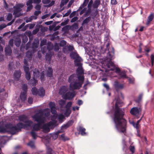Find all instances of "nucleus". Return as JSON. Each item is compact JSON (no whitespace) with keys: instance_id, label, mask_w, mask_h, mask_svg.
<instances>
[{"instance_id":"nucleus-39","label":"nucleus","mask_w":154,"mask_h":154,"mask_svg":"<svg viewBox=\"0 0 154 154\" xmlns=\"http://www.w3.org/2000/svg\"><path fill=\"white\" fill-rule=\"evenodd\" d=\"M40 128L39 126L37 124H35L32 126V130L34 131H38Z\"/></svg>"},{"instance_id":"nucleus-25","label":"nucleus","mask_w":154,"mask_h":154,"mask_svg":"<svg viewBox=\"0 0 154 154\" xmlns=\"http://www.w3.org/2000/svg\"><path fill=\"white\" fill-rule=\"evenodd\" d=\"M114 86L116 90L122 89L123 88V85L122 84H119L117 81H115L114 83Z\"/></svg>"},{"instance_id":"nucleus-42","label":"nucleus","mask_w":154,"mask_h":154,"mask_svg":"<svg viewBox=\"0 0 154 154\" xmlns=\"http://www.w3.org/2000/svg\"><path fill=\"white\" fill-rule=\"evenodd\" d=\"M26 56L28 58H30L32 55V52L31 51H28L26 53Z\"/></svg>"},{"instance_id":"nucleus-22","label":"nucleus","mask_w":154,"mask_h":154,"mask_svg":"<svg viewBox=\"0 0 154 154\" xmlns=\"http://www.w3.org/2000/svg\"><path fill=\"white\" fill-rule=\"evenodd\" d=\"M20 97L22 102H24L26 99V92H21L20 95Z\"/></svg>"},{"instance_id":"nucleus-33","label":"nucleus","mask_w":154,"mask_h":154,"mask_svg":"<svg viewBox=\"0 0 154 154\" xmlns=\"http://www.w3.org/2000/svg\"><path fill=\"white\" fill-rule=\"evenodd\" d=\"M19 119L20 121L23 122H26L28 120L27 119L26 116L24 115L20 116L19 117Z\"/></svg>"},{"instance_id":"nucleus-50","label":"nucleus","mask_w":154,"mask_h":154,"mask_svg":"<svg viewBox=\"0 0 154 154\" xmlns=\"http://www.w3.org/2000/svg\"><path fill=\"white\" fill-rule=\"evenodd\" d=\"M127 79H128L129 82L130 84H134L135 81L134 78L133 77L130 78L128 77Z\"/></svg>"},{"instance_id":"nucleus-37","label":"nucleus","mask_w":154,"mask_h":154,"mask_svg":"<svg viewBox=\"0 0 154 154\" xmlns=\"http://www.w3.org/2000/svg\"><path fill=\"white\" fill-rule=\"evenodd\" d=\"M71 26L69 25H66L62 28V30L65 32L68 31L70 29Z\"/></svg>"},{"instance_id":"nucleus-62","label":"nucleus","mask_w":154,"mask_h":154,"mask_svg":"<svg viewBox=\"0 0 154 154\" xmlns=\"http://www.w3.org/2000/svg\"><path fill=\"white\" fill-rule=\"evenodd\" d=\"M49 105L50 108L55 107V103L52 102H51L49 103Z\"/></svg>"},{"instance_id":"nucleus-7","label":"nucleus","mask_w":154,"mask_h":154,"mask_svg":"<svg viewBox=\"0 0 154 154\" xmlns=\"http://www.w3.org/2000/svg\"><path fill=\"white\" fill-rule=\"evenodd\" d=\"M73 123V120H69L66 124L63 125L61 126L60 130L58 131L57 133H54L53 134H50V135H58L59 133L64 132L65 130L72 125Z\"/></svg>"},{"instance_id":"nucleus-43","label":"nucleus","mask_w":154,"mask_h":154,"mask_svg":"<svg viewBox=\"0 0 154 154\" xmlns=\"http://www.w3.org/2000/svg\"><path fill=\"white\" fill-rule=\"evenodd\" d=\"M71 112V111L70 108H66V112L65 113L66 116H68Z\"/></svg>"},{"instance_id":"nucleus-5","label":"nucleus","mask_w":154,"mask_h":154,"mask_svg":"<svg viewBox=\"0 0 154 154\" xmlns=\"http://www.w3.org/2000/svg\"><path fill=\"white\" fill-rule=\"evenodd\" d=\"M24 6L23 3H18L13 7V14L16 17H18L22 15V14L21 13L22 11V8Z\"/></svg>"},{"instance_id":"nucleus-44","label":"nucleus","mask_w":154,"mask_h":154,"mask_svg":"<svg viewBox=\"0 0 154 154\" xmlns=\"http://www.w3.org/2000/svg\"><path fill=\"white\" fill-rule=\"evenodd\" d=\"M22 42L24 43H26L28 40V37L26 35H24L22 36Z\"/></svg>"},{"instance_id":"nucleus-59","label":"nucleus","mask_w":154,"mask_h":154,"mask_svg":"<svg viewBox=\"0 0 154 154\" xmlns=\"http://www.w3.org/2000/svg\"><path fill=\"white\" fill-rule=\"evenodd\" d=\"M61 137L60 138L64 141H65L66 140H69V139L67 137H65V135H60Z\"/></svg>"},{"instance_id":"nucleus-27","label":"nucleus","mask_w":154,"mask_h":154,"mask_svg":"<svg viewBox=\"0 0 154 154\" xmlns=\"http://www.w3.org/2000/svg\"><path fill=\"white\" fill-rule=\"evenodd\" d=\"M6 132H8L10 134L9 129L5 127H4L2 126H0V132L5 133Z\"/></svg>"},{"instance_id":"nucleus-6","label":"nucleus","mask_w":154,"mask_h":154,"mask_svg":"<svg viewBox=\"0 0 154 154\" xmlns=\"http://www.w3.org/2000/svg\"><path fill=\"white\" fill-rule=\"evenodd\" d=\"M32 117L35 121L39 125L43 124L45 119V118L43 116V114L39 112L36 113Z\"/></svg>"},{"instance_id":"nucleus-8","label":"nucleus","mask_w":154,"mask_h":154,"mask_svg":"<svg viewBox=\"0 0 154 154\" xmlns=\"http://www.w3.org/2000/svg\"><path fill=\"white\" fill-rule=\"evenodd\" d=\"M82 85L80 82L75 81L69 84V87L70 90L73 91L75 90H79L82 87Z\"/></svg>"},{"instance_id":"nucleus-18","label":"nucleus","mask_w":154,"mask_h":154,"mask_svg":"<svg viewBox=\"0 0 154 154\" xmlns=\"http://www.w3.org/2000/svg\"><path fill=\"white\" fill-rule=\"evenodd\" d=\"M50 127L47 124L44 125L42 127V131L44 133H48L50 131Z\"/></svg>"},{"instance_id":"nucleus-51","label":"nucleus","mask_w":154,"mask_h":154,"mask_svg":"<svg viewBox=\"0 0 154 154\" xmlns=\"http://www.w3.org/2000/svg\"><path fill=\"white\" fill-rule=\"evenodd\" d=\"M25 77L26 79L27 80H30L31 78V75L30 72L25 73Z\"/></svg>"},{"instance_id":"nucleus-19","label":"nucleus","mask_w":154,"mask_h":154,"mask_svg":"<svg viewBox=\"0 0 154 154\" xmlns=\"http://www.w3.org/2000/svg\"><path fill=\"white\" fill-rule=\"evenodd\" d=\"M85 131V129L82 126H79L78 129L79 134L81 135H86L87 134Z\"/></svg>"},{"instance_id":"nucleus-48","label":"nucleus","mask_w":154,"mask_h":154,"mask_svg":"<svg viewBox=\"0 0 154 154\" xmlns=\"http://www.w3.org/2000/svg\"><path fill=\"white\" fill-rule=\"evenodd\" d=\"M65 118L64 116L62 114H60L58 116V119L60 122H62L63 119Z\"/></svg>"},{"instance_id":"nucleus-56","label":"nucleus","mask_w":154,"mask_h":154,"mask_svg":"<svg viewBox=\"0 0 154 154\" xmlns=\"http://www.w3.org/2000/svg\"><path fill=\"white\" fill-rule=\"evenodd\" d=\"M69 21V20L67 19L65 21L62 22L60 24V25L62 26H64L68 24Z\"/></svg>"},{"instance_id":"nucleus-17","label":"nucleus","mask_w":154,"mask_h":154,"mask_svg":"<svg viewBox=\"0 0 154 154\" xmlns=\"http://www.w3.org/2000/svg\"><path fill=\"white\" fill-rule=\"evenodd\" d=\"M77 81L76 75L75 74H72L70 75L68 78V82L70 83Z\"/></svg>"},{"instance_id":"nucleus-14","label":"nucleus","mask_w":154,"mask_h":154,"mask_svg":"<svg viewBox=\"0 0 154 154\" xmlns=\"http://www.w3.org/2000/svg\"><path fill=\"white\" fill-rule=\"evenodd\" d=\"M21 71L20 70H15L14 73V78L17 81L19 80L21 76Z\"/></svg>"},{"instance_id":"nucleus-53","label":"nucleus","mask_w":154,"mask_h":154,"mask_svg":"<svg viewBox=\"0 0 154 154\" xmlns=\"http://www.w3.org/2000/svg\"><path fill=\"white\" fill-rule=\"evenodd\" d=\"M12 15L11 13H8L7 16V20L9 21H11L12 18Z\"/></svg>"},{"instance_id":"nucleus-40","label":"nucleus","mask_w":154,"mask_h":154,"mask_svg":"<svg viewBox=\"0 0 154 154\" xmlns=\"http://www.w3.org/2000/svg\"><path fill=\"white\" fill-rule=\"evenodd\" d=\"M119 78L120 79L127 78L128 77L125 73L122 72L119 75Z\"/></svg>"},{"instance_id":"nucleus-49","label":"nucleus","mask_w":154,"mask_h":154,"mask_svg":"<svg viewBox=\"0 0 154 154\" xmlns=\"http://www.w3.org/2000/svg\"><path fill=\"white\" fill-rule=\"evenodd\" d=\"M66 42L64 40L60 41V47H64L66 45Z\"/></svg>"},{"instance_id":"nucleus-4","label":"nucleus","mask_w":154,"mask_h":154,"mask_svg":"<svg viewBox=\"0 0 154 154\" xmlns=\"http://www.w3.org/2000/svg\"><path fill=\"white\" fill-rule=\"evenodd\" d=\"M70 56L72 59L74 60V64L76 66H82V64L80 63L81 58L76 52H71L70 54Z\"/></svg>"},{"instance_id":"nucleus-23","label":"nucleus","mask_w":154,"mask_h":154,"mask_svg":"<svg viewBox=\"0 0 154 154\" xmlns=\"http://www.w3.org/2000/svg\"><path fill=\"white\" fill-rule=\"evenodd\" d=\"M100 4V0H95L93 5V8L94 9H97L99 6Z\"/></svg>"},{"instance_id":"nucleus-21","label":"nucleus","mask_w":154,"mask_h":154,"mask_svg":"<svg viewBox=\"0 0 154 154\" xmlns=\"http://www.w3.org/2000/svg\"><path fill=\"white\" fill-rule=\"evenodd\" d=\"M76 74L77 75H84V70L82 67V66H79V67L77 69Z\"/></svg>"},{"instance_id":"nucleus-60","label":"nucleus","mask_w":154,"mask_h":154,"mask_svg":"<svg viewBox=\"0 0 154 154\" xmlns=\"http://www.w3.org/2000/svg\"><path fill=\"white\" fill-rule=\"evenodd\" d=\"M67 49L69 51L72 52L74 49V48L73 46L69 45L67 46Z\"/></svg>"},{"instance_id":"nucleus-13","label":"nucleus","mask_w":154,"mask_h":154,"mask_svg":"<svg viewBox=\"0 0 154 154\" xmlns=\"http://www.w3.org/2000/svg\"><path fill=\"white\" fill-rule=\"evenodd\" d=\"M8 140V138L7 135H2L0 137V145L5 144Z\"/></svg>"},{"instance_id":"nucleus-31","label":"nucleus","mask_w":154,"mask_h":154,"mask_svg":"<svg viewBox=\"0 0 154 154\" xmlns=\"http://www.w3.org/2000/svg\"><path fill=\"white\" fill-rule=\"evenodd\" d=\"M47 75L50 77H52L53 75V70L51 68L48 67L47 72Z\"/></svg>"},{"instance_id":"nucleus-26","label":"nucleus","mask_w":154,"mask_h":154,"mask_svg":"<svg viewBox=\"0 0 154 154\" xmlns=\"http://www.w3.org/2000/svg\"><path fill=\"white\" fill-rule=\"evenodd\" d=\"M37 81L36 79H34L32 78V79L29 80V85H31L32 86H35L37 82Z\"/></svg>"},{"instance_id":"nucleus-29","label":"nucleus","mask_w":154,"mask_h":154,"mask_svg":"<svg viewBox=\"0 0 154 154\" xmlns=\"http://www.w3.org/2000/svg\"><path fill=\"white\" fill-rule=\"evenodd\" d=\"M48 125L50 127H55L57 125V122L55 120H53L52 121L48 123Z\"/></svg>"},{"instance_id":"nucleus-46","label":"nucleus","mask_w":154,"mask_h":154,"mask_svg":"<svg viewBox=\"0 0 154 154\" xmlns=\"http://www.w3.org/2000/svg\"><path fill=\"white\" fill-rule=\"evenodd\" d=\"M27 145L32 148H34L35 147L34 142L32 141H30L27 144Z\"/></svg>"},{"instance_id":"nucleus-58","label":"nucleus","mask_w":154,"mask_h":154,"mask_svg":"<svg viewBox=\"0 0 154 154\" xmlns=\"http://www.w3.org/2000/svg\"><path fill=\"white\" fill-rule=\"evenodd\" d=\"M51 108V111L53 114H55L56 112V109L55 107Z\"/></svg>"},{"instance_id":"nucleus-36","label":"nucleus","mask_w":154,"mask_h":154,"mask_svg":"<svg viewBox=\"0 0 154 154\" xmlns=\"http://www.w3.org/2000/svg\"><path fill=\"white\" fill-rule=\"evenodd\" d=\"M54 151L49 147H47V154H53Z\"/></svg>"},{"instance_id":"nucleus-16","label":"nucleus","mask_w":154,"mask_h":154,"mask_svg":"<svg viewBox=\"0 0 154 154\" xmlns=\"http://www.w3.org/2000/svg\"><path fill=\"white\" fill-rule=\"evenodd\" d=\"M24 123L25 124H24V129H29L31 128L32 125L33 124V122L32 121L28 120Z\"/></svg>"},{"instance_id":"nucleus-2","label":"nucleus","mask_w":154,"mask_h":154,"mask_svg":"<svg viewBox=\"0 0 154 154\" xmlns=\"http://www.w3.org/2000/svg\"><path fill=\"white\" fill-rule=\"evenodd\" d=\"M110 43L108 42L106 45V48L105 49V52L107 54V56L106 57V60L109 61L106 65L108 68H109L110 66L113 67L114 66V63L112 62H111L112 59L113 57L114 54V48L110 47Z\"/></svg>"},{"instance_id":"nucleus-63","label":"nucleus","mask_w":154,"mask_h":154,"mask_svg":"<svg viewBox=\"0 0 154 154\" xmlns=\"http://www.w3.org/2000/svg\"><path fill=\"white\" fill-rule=\"evenodd\" d=\"M129 149L132 153H134L135 152V147L133 146H130Z\"/></svg>"},{"instance_id":"nucleus-15","label":"nucleus","mask_w":154,"mask_h":154,"mask_svg":"<svg viewBox=\"0 0 154 154\" xmlns=\"http://www.w3.org/2000/svg\"><path fill=\"white\" fill-rule=\"evenodd\" d=\"M32 0H28L26 3V5L27 6L26 11L28 12L31 10L33 8Z\"/></svg>"},{"instance_id":"nucleus-9","label":"nucleus","mask_w":154,"mask_h":154,"mask_svg":"<svg viewBox=\"0 0 154 154\" xmlns=\"http://www.w3.org/2000/svg\"><path fill=\"white\" fill-rule=\"evenodd\" d=\"M68 91L66 93L63 97V98L65 100H70L73 99L75 95V91Z\"/></svg>"},{"instance_id":"nucleus-28","label":"nucleus","mask_w":154,"mask_h":154,"mask_svg":"<svg viewBox=\"0 0 154 154\" xmlns=\"http://www.w3.org/2000/svg\"><path fill=\"white\" fill-rule=\"evenodd\" d=\"M154 17L153 14H151L148 17V20L146 23V25H148L150 22L152 21Z\"/></svg>"},{"instance_id":"nucleus-54","label":"nucleus","mask_w":154,"mask_h":154,"mask_svg":"<svg viewBox=\"0 0 154 154\" xmlns=\"http://www.w3.org/2000/svg\"><path fill=\"white\" fill-rule=\"evenodd\" d=\"M54 50L55 51H57L59 49V45L57 44V43H56L55 44L54 46Z\"/></svg>"},{"instance_id":"nucleus-11","label":"nucleus","mask_w":154,"mask_h":154,"mask_svg":"<svg viewBox=\"0 0 154 154\" xmlns=\"http://www.w3.org/2000/svg\"><path fill=\"white\" fill-rule=\"evenodd\" d=\"M51 135H42L39 137L42 138V141L46 145L49 144L50 140Z\"/></svg>"},{"instance_id":"nucleus-30","label":"nucleus","mask_w":154,"mask_h":154,"mask_svg":"<svg viewBox=\"0 0 154 154\" xmlns=\"http://www.w3.org/2000/svg\"><path fill=\"white\" fill-rule=\"evenodd\" d=\"M45 94V90L43 88H41L38 90V94L39 96H43Z\"/></svg>"},{"instance_id":"nucleus-20","label":"nucleus","mask_w":154,"mask_h":154,"mask_svg":"<svg viewBox=\"0 0 154 154\" xmlns=\"http://www.w3.org/2000/svg\"><path fill=\"white\" fill-rule=\"evenodd\" d=\"M5 52L6 55H11L12 52V50L10 46L8 45L5 47Z\"/></svg>"},{"instance_id":"nucleus-24","label":"nucleus","mask_w":154,"mask_h":154,"mask_svg":"<svg viewBox=\"0 0 154 154\" xmlns=\"http://www.w3.org/2000/svg\"><path fill=\"white\" fill-rule=\"evenodd\" d=\"M39 72L38 69H35L33 71V77L34 79L37 78L39 77Z\"/></svg>"},{"instance_id":"nucleus-47","label":"nucleus","mask_w":154,"mask_h":154,"mask_svg":"<svg viewBox=\"0 0 154 154\" xmlns=\"http://www.w3.org/2000/svg\"><path fill=\"white\" fill-rule=\"evenodd\" d=\"M22 90L23 91H24V92L26 93L27 90V86L26 84H24L23 85Z\"/></svg>"},{"instance_id":"nucleus-12","label":"nucleus","mask_w":154,"mask_h":154,"mask_svg":"<svg viewBox=\"0 0 154 154\" xmlns=\"http://www.w3.org/2000/svg\"><path fill=\"white\" fill-rule=\"evenodd\" d=\"M68 90V88L67 86H62L60 88L59 93L60 94L62 95V96L63 97V95L67 92Z\"/></svg>"},{"instance_id":"nucleus-3","label":"nucleus","mask_w":154,"mask_h":154,"mask_svg":"<svg viewBox=\"0 0 154 154\" xmlns=\"http://www.w3.org/2000/svg\"><path fill=\"white\" fill-rule=\"evenodd\" d=\"M5 127L9 129L10 134L14 135L17 132L20 131L22 128H24V124L19 122L17 124L16 126H13L11 124H7L5 125Z\"/></svg>"},{"instance_id":"nucleus-64","label":"nucleus","mask_w":154,"mask_h":154,"mask_svg":"<svg viewBox=\"0 0 154 154\" xmlns=\"http://www.w3.org/2000/svg\"><path fill=\"white\" fill-rule=\"evenodd\" d=\"M41 5L39 4H37L35 6V8L36 10L40 11L39 10L41 9Z\"/></svg>"},{"instance_id":"nucleus-57","label":"nucleus","mask_w":154,"mask_h":154,"mask_svg":"<svg viewBox=\"0 0 154 154\" xmlns=\"http://www.w3.org/2000/svg\"><path fill=\"white\" fill-rule=\"evenodd\" d=\"M23 68L25 73L29 72V68L28 66H24Z\"/></svg>"},{"instance_id":"nucleus-38","label":"nucleus","mask_w":154,"mask_h":154,"mask_svg":"<svg viewBox=\"0 0 154 154\" xmlns=\"http://www.w3.org/2000/svg\"><path fill=\"white\" fill-rule=\"evenodd\" d=\"M69 0H61L60 4V7L61 8L65 5L69 1Z\"/></svg>"},{"instance_id":"nucleus-32","label":"nucleus","mask_w":154,"mask_h":154,"mask_svg":"<svg viewBox=\"0 0 154 154\" xmlns=\"http://www.w3.org/2000/svg\"><path fill=\"white\" fill-rule=\"evenodd\" d=\"M77 75V78L79 81H78L79 82H80V83H82V85L84 82V77L83 75Z\"/></svg>"},{"instance_id":"nucleus-45","label":"nucleus","mask_w":154,"mask_h":154,"mask_svg":"<svg viewBox=\"0 0 154 154\" xmlns=\"http://www.w3.org/2000/svg\"><path fill=\"white\" fill-rule=\"evenodd\" d=\"M142 118V117H141L140 119L139 120H138L136 123L135 125V128L137 129V131H138V130L139 129V127L140 126L139 123L141 120Z\"/></svg>"},{"instance_id":"nucleus-61","label":"nucleus","mask_w":154,"mask_h":154,"mask_svg":"<svg viewBox=\"0 0 154 154\" xmlns=\"http://www.w3.org/2000/svg\"><path fill=\"white\" fill-rule=\"evenodd\" d=\"M39 27L35 28L33 30L32 32V33L34 35L36 34L39 31Z\"/></svg>"},{"instance_id":"nucleus-52","label":"nucleus","mask_w":154,"mask_h":154,"mask_svg":"<svg viewBox=\"0 0 154 154\" xmlns=\"http://www.w3.org/2000/svg\"><path fill=\"white\" fill-rule=\"evenodd\" d=\"M32 34L30 31H28V32H26V34L29 38H30V37H31L32 39L33 38Z\"/></svg>"},{"instance_id":"nucleus-35","label":"nucleus","mask_w":154,"mask_h":154,"mask_svg":"<svg viewBox=\"0 0 154 154\" xmlns=\"http://www.w3.org/2000/svg\"><path fill=\"white\" fill-rule=\"evenodd\" d=\"M32 91L33 95H36L38 94V90L36 87H33L32 88Z\"/></svg>"},{"instance_id":"nucleus-10","label":"nucleus","mask_w":154,"mask_h":154,"mask_svg":"<svg viewBox=\"0 0 154 154\" xmlns=\"http://www.w3.org/2000/svg\"><path fill=\"white\" fill-rule=\"evenodd\" d=\"M142 110V109L140 107H134L131 109L130 113L132 115L137 116Z\"/></svg>"},{"instance_id":"nucleus-55","label":"nucleus","mask_w":154,"mask_h":154,"mask_svg":"<svg viewBox=\"0 0 154 154\" xmlns=\"http://www.w3.org/2000/svg\"><path fill=\"white\" fill-rule=\"evenodd\" d=\"M45 75L43 72H42L41 73L40 79L41 81H44L45 80L44 78Z\"/></svg>"},{"instance_id":"nucleus-41","label":"nucleus","mask_w":154,"mask_h":154,"mask_svg":"<svg viewBox=\"0 0 154 154\" xmlns=\"http://www.w3.org/2000/svg\"><path fill=\"white\" fill-rule=\"evenodd\" d=\"M52 56V55L51 53H47L45 56V58L47 60L49 61H50Z\"/></svg>"},{"instance_id":"nucleus-1","label":"nucleus","mask_w":154,"mask_h":154,"mask_svg":"<svg viewBox=\"0 0 154 154\" xmlns=\"http://www.w3.org/2000/svg\"><path fill=\"white\" fill-rule=\"evenodd\" d=\"M115 100L116 102L114 109L113 120L117 129L120 132L124 133L126 131L127 124L126 120L123 118L125 112L123 109L120 108L118 106L121 103L119 97L116 98Z\"/></svg>"},{"instance_id":"nucleus-34","label":"nucleus","mask_w":154,"mask_h":154,"mask_svg":"<svg viewBox=\"0 0 154 154\" xmlns=\"http://www.w3.org/2000/svg\"><path fill=\"white\" fill-rule=\"evenodd\" d=\"M91 20V18L90 17H88L86 18L85 19H84L82 23V25L83 26L84 24H87Z\"/></svg>"}]
</instances>
